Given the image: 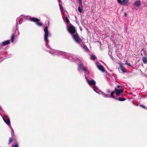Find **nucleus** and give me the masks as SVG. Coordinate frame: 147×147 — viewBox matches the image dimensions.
Masks as SVG:
<instances>
[{"label": "nucleus", "instance_id": "1", "mask_svg": "<svg viewBox=\"0 0 147 147\" xmlns=\"http://www.w3.org/2000/svg\"><path fill=\"white\" fill-rule=\"evenodd\" d=\"M68 30L69 33L72 34L74 41L77 43L80 44L81 42V40L78 34L76 33H75L76 30L74 27L72 25H70L68 28Z\"/></svg>", "mask_w": 147, "mask_h": 147}, {"label": "nucleus", "instance_id": "2", "mask_svg": "<svg viewBox=\"0 0 147 147\" xmlns=\"http://www.w3.org/2000/svg\"><path fill=\"white\" fill-rule=\"evenodd\" d=\"M47 51L50 53L54 55H62L64 56L65 58H68L69 59L72 60V61H75V60L73 57L71 56L68 57L69 55L66 53L63 52H60L58 51L54 50L52 49H50Z\"/></svg>", "mask_w": 147, "mask_h": 147}, {"label": "nucleus", "instance_id": "3", "mask_svg": "<svg viewBox=\"0 0 147 147\" xmlns=\"http://www.w3.org/2000/svg\"><path fill=\"white\" fill-rule=\"evenodd\" d=\"M48 27L46 26L44 29V31L45 32V34L44 35V40L46 42V46L48 48H50L49 46L48 45V44L49 41L48 39V36H50V34L49 33L48 30Z\"/></svg>", "mask_w": 147, "mask_h": 147}, {"label": "nucleus", "instance_id": "4", "mask_svg": "<svg viewBox=\"0 0 147 147\" xmlns=\"http://www.w3.org/2000/svg\"><path fill=\"white\" fill-rule=\"evenodd\" d=\"M3 119L5 122L8 126L11 129V135L12 136H13L14 135V130L11 127L10 125V122L9 117L7 116L4 115L3 117H2Z\"/></svg>", "mask_w": 147, "mask_h": 147}, {"label": "nucleus", "instance_id": "5", "mask_svg": "<svg viewBox=\"0 0 147 147\" xmlns=\"http://www.w3.org/2000/svg\"><path fill=\"white\" fill-rule=\"evenodd\" d=\"M86 79V80L89 84V85L92 86V87L93 88V89L94 91H95L96 92L99 94H100L98 92H97L96 90L94 88V87H96V82L93 79H91L90 80H89L86 77V76L85 75Z\"/></svg>", "mask_w": 147, "mask_h": 147}, {"label": "nucleus", "instance_id": "6", "mask_svg": "<svg viewBox=\"0 0 147 147\" xmlns=\"http://www.w3.org/2000/svg\"><path fill=\"white\" fill-rule=\"evenodd\" d=\"M59 5L61 13H63L64 16H65L66 22L67 23H69V20L67 18L66 16L67 15V13L63 9V7L61 4H59Z\"/></svg>", "mask_w": 147, "mask_h": 147}, {"label": "nucleus", "instance_id": "7", "mask_svg": "<svg viewBox=\"0 0 147 147\" xmlns=\"http://www.w3.org/2000/svg\"><path fill=\"white\" fill-rule=\"evenodd\" d=\"M115 90L117 95L118 96L120 95L123 92V90L119 86H117V88L115 89Z\"/></svg>", "mask_w": 147, "mask_h": 147}, {"label": "nucleus", "instance_id": "8", "mask_svg": "<svg viewBox=\"0 0 147 147\" xmlns=\"http://www.w3.org/2000/svg\"><path fill=\"white\" fill-rule=\"evenodd\" d=\"M30 20L34 22H36V25L39 26H42V24L41 22H38L39 20L38 19L36 18H30Z\"/></svg>", "mask_w": 147, "mask_h": 147}, {"label": "nucleus", "instance_id": "9", "mask_svg": "<svg viewBox=\"0 0 147 147\" xmlns=\"http://www.w3.org/2000/svg\"><path fill=\"white\" fill-rule=\"evenodd\" d=\"M23 19H24L22 18H18L16 20V31H17L18 32V35L19 34V32L18 29L17 28L18 25V21L19 24H21L23 21Z\"/></svg>", "mask_w": 147, "mask_h": 147}, {"label": "nucleus", "instance_id": "10", "mask_svg": "<svg viewBox=\"0 0 147 147\" xmlns=\"http://www.w3.org/2000/svg\"><path fill=\"white\" fill-rule=\"evenodd\" d=\"M96 65L97 67L101 71L104 72H105V69L102 65H100L98 62L96 63Z\"/></svg>", "mask_w": 147, "mask_h": 147}, {"label": "nucleus", "instance_id": "11", "mask_svg": "<svg viewBox=\"0 0 147 147\" xmlns=\"http://www.w3.org/2000/svg\"><path fill=\"white\" fill-rule=\"evenodd\" d=\"M129 0H117L118 3L121 5L125 4Z\"/></svg>", "mask_w": 147, "mask_h": 147}, {"label": "nucleus", "instance_id": "12", "mask_svg": "<svg viewBox=\"0 0 147 147\" xmlns=\"http://www.w3.org/2000/svg\"><path fill=\"white\" fill-rule=\"evenodd\" d=\"M78 69L79 70H82L84 72L86 71L87 70V69L85 68L83 65L81 64L79 65Z\"/></svg>", "mask_w": 147, "mask_h": 147}, {"label": "nucleus", "instance_id": "13", "mask_svg": "<svg viewBox=\"0 0 147 147\" xmlns=\"http://www.w3.org/2000/svg\"><path fill=\"white\" fill-rule=\"evenodd\" d=\"M10 43V41L9 40H7L6 41H5L3 42L2 43H1V45L2 46L3 45H7Z\"/></svg>", "mask_w": 147, "mask_h": 147}, {"label": "nucleus", "instance_id": "14", "mask_svg": "<svg viewBox=\"0 0 147 147\" xmlns=\"http://www.w3.org/2000/svg\"><path fill=\"white\" fill-rule=\"evenodd\" d=\"M134 5L137 7H139L140 6V1L139 0L136 1L135 2Z\"/></svg>", "mask_w": 147, "mask_h": 147}, {"label": "nucleus", "instance_id": "15", "mask_svg": "<svg viewBox=\"0 0 147 147\" xmlns=\"http://www.w3.org/2000/svg\"><path fill=\"white\" fill-rule=\"evenodd\" d=\"M119 65L121 70L123 72H126V71L125 69L122 65L120 64Z\"/></svg>", "mask_w": 147, "mask_h": 147}, {"label": "nucleus", "instance_id": "16", "mask_svg": "<svg viewBox=\"0 0 147 147\" xmlns=\"http://www.w3.org/2000/svg\"><path fill=\"white\" fill-rule=\"evenodd\" d=\"M142 59L144 63H147V58L145 57H142Z\"/></svg>", "mask_w": 147, "mask_h": 147}, {"label": "nucleus", "instance_id": "17", "mask_svg": "<svg viewBox=\"0 0 147 147\" xmlns=\"http://www.w3.org/2000/svg\"><path fill=\"white\" fill-rule=\"evenodd\" d=\"M81 7L80 6L78 7V10L81 13L83 11V8L82 7V4H81Z\"/></svg>", "mask_w": 147, "mask_h": 147}, {"label": "nucleus", "instance_id": "18", "mask_svg": "<svg viewBox=\"0 0 147 147\" xmlns=\"http://www.w3.org/2000/svg\"><path fill=\"white\" fill-rule=\"evenodd\" d=\"M101 94H102V95H103V96L105 98L110 97L109 96H108L107 94H106L102 92H101Z\"/></svg>", "mask_w": 147, "mask_h": 147}, {"label": "nucleus", "instance_id": "19", "mask_svg": "<svg viewBox=\"0 0 147 147\" xmlns=\"http://www.w3.org/2000/svg\"><path fill=\"white\" fill-rule=\"evenodd\" d=\"M15 38V34H12L11 36V40L12 42H13L14 39Z\"/></svg>", "mask_w": 147, "mask_h": 147}, {"label": "nucleus", "instance_id": "20", "mask_svg": "<svg viewBox=\"0 0 147 147\" xmlns=\"http://www.w3.org/2000/svg\"><path fill=\"white\" fill-rule=\"evenodd\" d=\"M96 56L94 55H92V56L90 57V58L91 59L93 60H95L96 58Z\"/></svg>", "mask_w": 147, "mask_h": 147}, {"label": "nucleus", "instance_id": "21", "mask_svg": "<svg viewBox=\"0 0 147 147\" xmlns=\"http://www.w3.org/2000/svg\"><path fill=\"white\" fill-rule=\"evenodd\" d=\"M115 93V92L113 91L111 93V96L112 98H115L113 96V94H114Z\"/></svg>", "mask_w": 147, "mask_h": 147}, {"label": "nucleus", "instance_id": "22", "mask_svg": "<svg viewBox=\"0 0 147 147\" xmlns=\"http://www.w3.org/2000/svg\"><path fill=\"white\" fill-rule=\"evenodd\" d=\"M13 138H10L9 139V143H8L9 144H10L13 141Z\"/></svg>", "mask_w": 147, "mask_h": 147}, {"label": "nucleus", "instance_id": "23", "mask_svg": "<svg viewBox=\"0 0 147 147\" xmlns=\"http://www.w3.org/2000/svg\"><path fill=\"white\" fill-rule=\"evenodd\" d=\"M125 100V99L123 98H119V100L120 101H123Z\"/></svg>", "mask_w": 147, "mask_h": 147}, {"label": "nucleus", "instance_id": "24", "mask_svg": "<svg viewBox=\"0 0 147 147\" xmlns=\"http://www.w3.org/2000/svg\"><path fill=\"white\" fill-rule=\"evenodd\" d=\"M107 95H109V94L111 91L110 90H107Z\"/></svg>", "mask_w": 147, "mask_h": 147}, {"label": "nucleus", "instance_id": "25", "mask_svg": "<svg viewBox=\"0 0 147 147\" xmlns=\"http://www.w3.org/2000/svg\"><path fill=\"white\" fill-rule=\"evenodd\" d=\"M125 64H126L129 66H131L130 64L129 63H128L127 62H126Z\"/></svg>", "mask_w": 147, "mask_h": 147}, {"label": "nucleus", "instance_id": "26", "mask_svg": "<svg viewBox=\"0 0 147 147\" xmlns=\"http://www.w3.org/2000/svg\"><path fill=\"white\" fill-rule=\"evenodd\" d=\"M13 147H18V145L17 144H16L14 145Z\"/></svg>", "mask_w": 147, "mask_h": 147}, {"label": "nucleus", "instance_id": "27", "mask_svg": "<svg viewBox=\"0 0 147 147\" xmlns=\"http://www.w3.org/2000/svg\"><path fill=\"white\" fill-rule=\"evenodd\" d=\"M79 2H80V4H82V0H79Z\"/></svg>", "mask_w": 147, "mask_h": 147}, {"label": "nucleus", "instance_id": "28", "mask_svg": "<svg viewBox=\"0 0 147 147\" xmlns=\"http://www.w3.org/2000/svg\"><path fill=\"white\" fill-rule=\"evenodd\" d=\"M142 107H144V109H146V108H145V107H144V106L142 105Z\"/></svg>", "mask_w": 147, "mask_h": 147}, {"label": "nucleus", "instance_id": "29", "mask_svg": "<svg viewBox=\"0 0 147 147\" xmlns=\"http://www.w3.org/2000/svg\"><path fill=\"white\" fill-rule=\"evenodd\" d=\"M124 15H125V16H127V14H126V13H124Z\"/></svg>", "mask_w": 147, "mask_h": 147}, {"label": "nucleus", "instance_id": "30", "mask_svg": "<svg viewBox=\"0 0 147 147\" xmlns=\"http://www.w3.org/2000/svg\"><path fill=\"white\" fill-rule=\"evenodd\" d=\"M87 49V48L86 47H85V49L86 50Z\"/></svg>", "mask_w": 147, "mask_h": 147}]
</instances>
